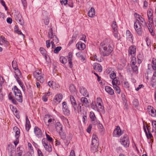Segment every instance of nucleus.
I'll return each mask as SVG.
<instances>
[{"mask_svg":"<svg viewBox=\"0 0 156 156\" xmlns=\"http://www.w3.org/2000/svg\"><path fill=\"white\" fill-rule=\"evenodd\" d=\"M110 40H107L101 42L99 49L101 55L104 57L108 56L113 50V46Z\"/></svg>","mask_w":156,"mask_h":156,"instance_id":"1","label":"nucleus"},{"mask_svg":"<svg viewBox=\"0 0 156 156\" xmlns=\"http://www.w3.org/2000/svg\"><path fill=\"white\" fill-rule=\"evenodd\" d=\"M134 16L136 20L134 21V28L137 34L141 36L142 33V26L146 25V22L144 19L137 13L134 14Z\"/></svg>","mask_w":156,"mask_h":156,"instance_id":"2","label":"nucleus"},{"mask_svg":"<svg viewBox=\"0 0 156 156\" xmlns=\"http://www.w3.org/2000/svg\"><path fill=\"white\" fill-rule=\"evenodd\" d=\"M34 76L37 80L41 83H43L45 81L44 74L42 73L40 70H36L33 73Z\"/></svg>","mask_w":156,"mask_h":156,"instance_id":"3","label":"nucleus"},{"mask_svg":"<svg viewBox=\"0 0 156 156\" xmlns=\"http://www.w3.org/2000/svg\"><path fill=\"white\" fill-rule=\"evenodd\" d=\"M71 104L73 107L75 112L76 113H80L81 112V106L80 105L81 103H79V105L78 106L77 105L76 102L75 98H70Z\"/></svg>","mask_w":156,"mask_h":156,"instance_id":"4","label":"nucleus"},{"mask_svg":"<svg viewBox=\"0 0 156 156\" xmlns=\"http://www.w3.org/2000/svg\"><path fill=\"white\" fill-rule=\"evenodd\" d=\"M120 140L121 144L125 147H129V140L127 135L125 134L123 136H122Z\"/></svg>","mask_w":156,"mask_h":156,"instance_id":"5","label":"nucleus"},{"mask_svg":"<svg viewBox=\"0 0 156 156\" xmlns=\"http://www.w3.org/2000/svg\"><path fill=\"white\" fill-rule=\"evenodd\" d=\"M48 36L49 38L52 39V40L51 41H53L54 43L57 44L58 42V39L56 35L53 34L52 28H51L49 30Z\"/></svg>","mask_w":156,"mask_h":156,"instance_id":"6","label":"nucleus"},{"mask_svg":"<svg viewBox=\"0 0 156 156\" xmlns=\"http://www.w3.org/2000/svg\"><path fill=\"white\" fill-rule=\"evenodd\" d=\"M62 110L64 114L65 115H69L70 114V111L68 106L67 105L66 102L64 101L62 103Z\"/></svg>","mask_w":156,"mask_h":156,"instance_id":"7","label":"nucleus"},{"mask_svg":"<svg viewBox=\"0 0 156 156\" xmlns=\"http://www.w3.org/2000/svg\"><path fill=\"white\" fill-rule=\"evenodd\" d=\"M42 142L45 150L49 152H51L52 151V148L50 144L47 141H45L44 139L42 140Z\"/></svg>","mask_w":156,"mask_h":156,"instance_id":"8","label":"nucleus"},{"mask_svg":"<svg viewBox=\"0 0 156 156\" xmlns=\"http://www.w3.org/2000/svg\"><path fill=\"white\" fill-rule=\"evenodd\" d=\"M15 20L21 25H24V22L21 14L19 12H17L14 15Z\"/></svg>","mask_w":156,"mask_h":156,"instance_id":"9","label":"nucleus"},{"mask_svg":"<svg viewBox=\"0 0 156 156\" xmlns=\"http://www.w3.org/2000/svg\"><path fill=\"white\" fill-rule=\"evenodd\" d=\"M55 119L54 118L49 115H45L44 118V121L45 123H46L47 121L49 123V124L50 123L53 124L54 123Z\"/></svg>","mask_w":156,"mask_h":156,"instance_id":"10","label":"nucleus"},{"mask_svg":"<svg viewBox=\"0 0 156 156\" xmlns=\"http://www.w3.org/2000/svg\"><path fill=\"white\" fill-rule=\"evenodd\" d=\"M12 89L13 91V94L15 96L18 97L19 98H22V94L21 92L16 86H14Z\"/></svg>","mask_w":156,"mask_h":156,"instance_id":"11","label":"nucleus"},{"mask_svg":"<svg viewBox=\"0 0 156 156\" xmlns=\"http://www.w3.org/2000/svg\"><path fill=\"white\" fill-rule=\"evenodd\" d=\"M136 48L135 46L134 45L131 46L129 48V55L135 56L136 55Z\"/></svg>","mask_w":156,"mask_h":156,"instance_id":"12","label":"nucleus"},{"mask_svg":"<svg viewBox=\"0 0 156 156\" xmlns=\"http://www.w3.org/2000/svg\"><path fill=\"white\" fill-rule=\"evenodd\" d=\"M69 90L71 94L73 95L72 96L73 98L76 97V95L77 94V90L74 85L71 84L69 86Z\"/></svg>","mask_w":156,"mask_h":156,"instance_id":"13","label":"nucleus"},{"mask_svg":"<svg viewBox=\"0 0 156 156\" xmlns=\"http://www.w3.org/2000/svg\"><path fill=\"white\" fill-rule=\"evenodd\" d=\"M79 91L80 93L85 97H88L89 94L86 89L83 86L79 87Z\"/></svg>","mask_w":156,"mask_h":156,"instance_id":"14","label":"nucleus"},{"mask_svg":"<svg viewBox=\"0 0 156 156\" xmlns=\"http://www.w3.org/2000/svg\"><path fill=\"white\" fill-rule=\"evenodd\" d=\"M34 133L38 138L42 137V133L41 130L37 126H35L34 128Z\"/></svg>","mask_w":156,"mask_h":156,"instance_id":"15","label":"nucleus"},{"mask_svg":"<svg viewBox=\"0 0 156 156\" xmlns=\"http://www.w3.org/2000/svg\"><path fill=\"white\" fill-rule=\"evenodd\" d=\"M122 134L121 130L119 126H117L113 132V136L115 137H119Z\"/></svg>","mask_w":156,"mask_h":156,"instance_id":"16","label":"nucleus"},{"mask_svg":"<svg viewBox=\"0 0 156 156\" xmlns=\"http://www.w3.org/2000/svg\"><path fill=\"white\" fill-rule=\"evenodd\" d=\"M97 111L98 112L101 111L104 109V107L101 105V103H102V101L101 98H97Z\"/></svg>","mask_w":156,"mask_h":156,"instance_id":"17","label":"nucleus"},{"mask_svg":"<svg viewBox=\"0 0 156 156\" xmlns=\"http://www.w3.org/2000/svg\"><path fill=\"white\" fill-rule=\"evenodd\" d=\"M80 100L81 101V103H82V105H84L86 107H88L89 103L90 102V100H88L87 98H79Z\"/></svg>","mask_w":156,"mask_h":156,"instance_id":"18","label":"nucleus"},{"mask_svg":"<svg viewBox=\"0 0 156 156\" xmlns=\"http://www.w3.org/2000/svg\"><path fill=\"white\" fill-rule=\"evenodd\" d=\"M93 68L97 72H101L102 71V67L99 63H96L93 66Z\"/></svg>","mask_w":156,"mask_h":156,"instance_id":"19","label":"nucleus"},{"mask_svg":"<svg viewBox=\"0 0 156 156\" xmlns=\"http://www.w3.org/2000/svg\"><path fill=\"white\" fill-rule=\"evenodd\" d=\"M76 47L78 49L82 50L85 49L86 45L84 43L81 42H79L76 44Z\"/></svg>","mask_w":156,"mask_h":156,"instance_id":"20","label":"nucleus"},{"mask_svg":"<svg viewBox=\"0 0 156 156\" xmlns=\"http://www.w3.org/2000/svg\"><path fill=\"white\" fill-rule=\"evenodd\" d=\"M98 138L95 135H93L92 138V145H99Z\"/></svg>","mask_w":156,"mask_h":156,"instance_id":"21","label":"nucleus"},{"mask_svg":"<svg viewBox=\"0 0 156 156\" xmlns=\"http://www.w3.org/2000/svg\"><path fill=\"white\" fill-rule=\"evenodd\" d=\"M126 35L127 39L130 42H132L133 41V35L130 31L129 30L126 31Z\"/></svg>","mask_w":156,"mask_h":156,"instance_id":"22","label":"nucleus"},{"mask_svg":"<svg viewBox=\"0 0 156 156\" xmlns=\"http://www.w3.org/2000/svg\"><path fill=\"white\" fill-rule=\"evenodd\" d=\"M55 128L57 131L59 132L62 130V126L59 122H57L55 124Z\"/></svg>","mask_w":156,"mask_h":156,"instance_id":"23","label":"nucleus"},{"mask_svg":"<svg viewBox=\"0 0 156 156\" xmlns=\"http://www.w3.org/2000/svg\"><path fill=\"white\" fill-rule=\"evenodd\" d=\"M95 14V10L94 8H91L88 12V16L91 17H93Z\"/></svg>","mask_w":156,"mask_h":156,"instance_id":"24","label":"nucleus"},{"mask_svg":"<svg viewBox=\"0 0 156 156\" xmlns=\"http://www.w3.org/2000/svg\"><path fill=\"white\" fill-rule=\"evenodd\" d=\"M105 90L107 92L111 95H112L114 94V90L109 86H106L105 87Z\"/></svg>","mask_w":156,"mask_h":156,"instance_id":"25","label":"nucleus"},{"mask_svg":"<svg viewBox=\"0 0 156 156\" xmlns=\"http://www.w3.org/2000/svg\"><path fill=\"white\" fill-rule=\"evenodd\" d=\"M13 129L15 130V136L16 138H18L20 136V131L19 129L17 127H15L13 128Z\"/></svg>","mask_w":156,"mask_h":156,"instance_id":"26","label":"nucleus"},{"mask_svg":"<svg viewBox=\"0 0 156 156\" xmlns=\"http://www.w3.org/2000/svg\"><path fill=\"white\" fill-rule=\"evenodd\" d=\"M130 66L132 68V71H133V72H134L136 74L138 73V68L137 66L136 65V64L130 65Z\"/></svg>","mask_w":156,"mask_h":156,"instance_id":"27","label":"nucleus"},{"mask_svg":"<svg viewBox=\"0 0 156 156\" xmlns=\"http://www.w3.org/2000/svg\"><path fill=\"white\" fill-rule=\"evenodd\" d=\"M99 145H91L90 150L93 153H95L98 151V146Z\"/></svg>","mask_w":156,"mask_h":156,"instance_id":"28","label":"nucleus"},{"mask_svg":"<svg viewBox=\"0 0 156 156\" xmlns=\"http://www.w3.org/2000/svg\"><path fill=\"white\" fill-rule=\"evenodd\" d=\"M89 116L91 121L94 122L95 121L96 118L94 113L93 112H90Z\"/></svg>","mask_w":156,"mask_h":156,"instance_id":"29","label":"nucleus"},{"mask_svg":"<svg viewBox=\"0 0 156 156\" xmlns=\"http://www.w3.org/2000/svg\"><path fill=\"white\" fill-rule=\"evenodd\" d=\"M155 109L153 107L149 105L147 107V111L150 114H151V115L154 113Z\"/></svg>","mask_w":156,"mask_h":156,"instance_id":"30","label":"nucleus"},{"mask_svg":"<svg viewBox=\"0 0 156 156\" xmlns=\"http://www.w3.org/2000/svg\"><path fill=\"white\" fill-rule=\"evenodd\" d=\"M76 55L78 57L80 58L82 62H83L85 60V58L83 55L82 53L81 52L77 53L76 54Z\"/></svg>","mask_w":156,"mask_h":156,"instance_id":"31","label":"nucleus"},{"mask_svg":"<svg viewBox=\"0 0 156 156\" xmlns=\"http://www.w3.org/2000/svg\"><path fill=\"white\" fill-rule=\"evenodd\" d=\"M15 77L18 83L19 84L20 87H22L23 86V83L22 82L21 80L20 79V78L21 77V76H15Z\"/></svg>","mask_w":156,"mask_h":156,"instance_id":"32","label":"nucleus"},{"mask_svg":"<svg viewBox=\"0 0 156 156\" xmlns=\"http://www.w3.org/2000/svg\"><path fill=\"white\" fill-rule=\"evenodd\" d=\"M151 83L153 85L156 84V71H155L151 78Z\"/></svg>","mask_w":156,"mask_h":156,"instance_id":"33","label":"nucleus"},{"mask_svg":"<svg viewBox=\"0 0 156 156\" xmlns=\"http://www.w3.org/2000/svg\"><path fill=\"white\" fill-rule=\"evenodd\" d=\"M60 62L64 64H65L67 62V59L64 56H61L59 58Z\"/></svg>","mask_w":156,"mask_h":156,"instance_id":"34","label":"nucleus"},{"mask_svg":"<svg viewBox=\"0 0 156 156\" xmlns=\"http://www.w3.org/2000/svg\"><path fill=\"white\" fill-rule=\"evenodd\" d=\"M152 11L151 10H148L147 11V15L149 21L152 18Z\"/></svg>","mask_w":156,"mask_h":156,"instance_id":"35","label":"nucleus"},{"mask_svg":"<svg viewBox=\"0 0 156 156\" xmlns=\"http://www.w3.org/2000/svg\"><path fill=\"white\" fill-rule=\"evenodd\" d=\"M152 62L153 64L152 66L153 69L156 71V58H153Z\"/></svg>","mask_w":156,"mask_h":156,"instance_id":"36","label":"nucleus"},{"mask_svg":"<svg viewBox=\"0 0 156 156\" xmlns=\"http://www.w3.org/2000/svg\"><path fill=\"white\" fill-rule=\"evenodd\" d=\"M152 125L153 126V128L152 129L151 132H154L156 133V121H153L152 123Z\"/></svg>","mask_w":156,"mask_h":156,"instance_id":"37","label":"nucleus"},{"mask_svg":"<svg viewBox=\"0 0 156 156\" xmlns=\"http://www.w3.org/2000/svg\"><path fill=\"white\" fill-rule=\"evenodd\" d=\"M112 27L113 30H118L116 23L115 21H113L112 24Z\"/></svg>","mask_w":156,"mask_h":156,"instance_id":"38","label":"nucleus"},{"mask_svg":"<svg viewBox=\"0 0 156 156\" xmlns=\"http://www.w3.org/2000/svg\"><path fill=\"white\" fill-rule=\"evenodd\" d=\"M131 59L130 65L136 64L137 62L136 57L134 56H132L131 58Z\"/></svg>","mask_w":156,"mask_h":156,"instance_id":"39","label":"nucleus"},{"mask_svg":"<svg viewBox=\"0 0 156 156\" xmlns=\"http://www.w3.org/2000/svg\"><path fill=\"white\" fill-rule=\"evenodd\" d=\"M12 66L14 69L18 68L17 63L16 61L13 60L12 62Z\"/></svg>","mask_w":156,"mask_h":156,"instance_id":"40","label":"nucleus"},{"mask_svg":"<svg viewBox=\"0 0 156 156\" xmlns=\"http://www.w3.org/2000/svg\"><path fill=\"white\" fill-rule=\"evenodd\" d=\"M149 21L151 23L153 27L156 26V16L154 19L152 18Z\"/></svg>","mask_w":156,"mask_h":156,"instance_id":"41","label":"nucleus"},{"mask_svg":"<svg viewBox=\"0 0 156 156\" xmlns=\"http://www.w3.org/2000/svg\"><path fill=\"white\" fill-rule=\"evenodd\" d=\"M59 133L61 138L63 140H65L66 136V134L64 133H63L62 131Z\"/></svg>","mask_w":156,"mask_h":156,"instance_id":"42","label":"nucleus"},{"mask_svg":"<svg viewBox=\"0 0 156 156\" xmlns=\"http://www.w3.org/2000/svg\"><path fill=\"white\" fill-rule=\"evenodd\" d=\"M62 98H54L53 100V103L54 104H57L59 103L61 100Z\"/></svg>","mask_w":156,"mask_h":156,"instance_id":"43","label":"nucleus"},{"mask_svg":"<svg viewBox=\"0 0 156 156\" xmlns=\"http://www.w3.org/2000/svg\"><path fill=\"white\" fill-rule=\"evenodd\" d=\"M91 107L93 109L97 111V105L95 102H92Z\"/></svg>","mask_w":156,"mask_h":156,"instance_id":"44","label":"nucleus"},{"mask_svg":"<svg viewBox=\"0 0 156 156\" xmlns=\"http://www.w3.org/2000/svg\"><path fill=\"white\" fill-rule=\"evenodd\" d=\"M112 80V83L113 86L117 85L119 81V78L118 77L115 78Z\"/></svg>","mask_w":156,"mask_h":156,"instance_id":"45","label":"nucleus"},{"mask_svg":"<svg viewBox=\"0 0 156 156\" xmlns=\"http://www.w3.org/2000/svg\"><path fill=\"white\" fill-rule=\"evenodd\" d=\"M14 70H15V76H21V73L18 68L14 69Z\"/></svg>","mask_w":156,"mask_h":156,"instance_id":"46","label":"nucleus"},{"mask_svg":"<svg viewBox=\"0 0 156 156\" xmlns=\"http://www.w3.org/2000/svg\"><path fill=\"white\" fill-rule=\"evenodd\" d=\"M122 100L123 101V104L125 107V109L126 110H128V108L127 107L128 104L126 98H122Z\"/></svg>","mask_w":156,"mask_h":156,"instance_id":"47","label":"nucleus"},{"mask_svg":"<svg viewBox=\"0 0 156 156\" xmlns=\"http://www.w3.org/2000/svg\"><path fill=\"white\" fill-rule=\"evenodd\" d=\"M62 48L61 46H58L55 48L53 51L54 53H58L61 50Z\"/></svg>","mask_w":156,"mask_h":156,"instance_id":"48","label":"nucleus"},{"mask_svg":"<svg viewBox=\"0 0 156 156\" xmlns=\"http://www.w3.org/2000/svg\"><path fill=\"white\" fill-rule=\"evenodd\" d=\"M113 86L114 89L117 92L118 94H120L121 92V90L119 87L117 85Z\"/></svg>","mask_w":156,"mask_h":156,"instance_id":"49","label":"nucleus"},{"mask_svg":"<svg viewBox=\"0 0 156 156\" xmlns=\"http://www.w3.org/2000/svg\"><path fill=\"white\" fill-rule=\"evenodd\" d=\"M123 85L124 87L126 88H128L129 87V83L126 81H124L123 82Z\"/></svg>","mask_w":156,"mask_h":156,"instance_id":"50","label":"nucleus"},{"mask_svg":"<svg viewBox=\"0 0 156 156\" xmlns=\"http://www.w3.org/2000/svg\"><path fill=\"white\" fill-rule=\"evenodd\" d=\"M40 51L43 55H46V51L43 48H40Z\"/></svg>","mask_w":156,"mask_h":156,"instance_id":"51","label":"nucleus"},{"mask_svg":"<svg viewBox=\"0 0 156 156\" xmlns=\"http://www.w3.org/2000/svg\"><path fill=\"white\" fill-rule=\"evenodd\" d=\"M46 138L47 140L50 142H53V139L51 136H50L48 135L46 133Z\"/></svg>","mask_w":156,"mask_h":156,"instance_id":"52","label":"nucleus"},{"mask_svg":"<svg viewBox=\"0 0 156 156\" xmlns=\"http://www.w3.org/2000/svg\"><path fill=\"white\" fill-rule=\"evenodd\" d=\"M148 5V2L146 0L144 1L143 8L144 9H147Z\"/></svg>","mask_w":156,"mask_h":156,"instance_id":"53","label":"nucleus"},{"mask_svg":"<svg viewBox=\"0 0 156 156\" xmlns=\"http://www.w3.org/2000/svg\"><path fill=\"white\" fill-rule=\"evenodd\" d=\"M133 104L135 107H137L139 105V103L137 99L136 98L134 99L133 101Z\"/></svg>","mask_w":156,"mask_h":156,"instance_id":"54","label":"nucleus"},{"mask_svg":"<svg viewBox=\"0 0 156 156\" xmlns=\"http://www.w3.org/2000/svg\"><path fill=\"white\" fill-rule=\"evenodd\" d=\"M110 78L112 79H115V78H117L116 77V74L115 73L113 72V71H112V73H111L110 74Z\"/></svg>","mask_w":156,"mask_h":156,"instance_id":"55","label":"nucleus"},{"mask_svg":"<svg viewBox=\"0 0 156 156\" xmlns=\"http://www.w3.org/2000/svg\"><path fill=\"white\" fill-rule=\"evenodd\" d=\"M146 41L147 46H150L151 41L150 39L148 37H147L146 38Z\"/></svg>","mask_w":156,"mask_h":156,"instance_id":"56","label":"nucleus"},{"mask_svg":"<svg viewBox=\"0 0 156 156\" xmlns=\"http://www.w3.org/2000/svg\"><path fill=\"white\" fill-rule=\"evenodd\" d=\"M0 2L1 4L4 7L5 10L6 11L7 10L8 8L5 5V2L3 0H1V1H0Z\"/></svg>","mask_w":156,"mask_h":156,"instance_id":"57","label":"nucleus"},{"mask_svg":"<svg viewBox=\"0 0 156 156\" xmlns=\"http://www.w3.org/2000/svg\"><path fill=\"white\" fill-rule=\"evenodd\" d=\"M9 106L10 109H11V110H12L13 112H14L17 111V110L16 108L13 105H10Z\"/></svg>","mask_w":156,"mask_h":156,"instance_id":"58","label":"nucleus"},{"mask_svg":"<svg viewBox=\"0 0 156 156\" xmlns=\"http://www.w3.org/2000/svg\"><path fill=\"white\" fill-rule=\"evenodd\" d=\"M4 41H3V44H4V45L5 46V47H7L8 46L9 44V43L8 41H7L6 40V39L5 37H4Z\"/></svg>","mask_w":156,"mask_h":156,"instance_id":"59","label":"nucleus"},{"mask_svg":"<svg viewBox=\"0 0 156 156\" xmlns=\"http://www.w3.org/2000/svg\"><path fill=\"white\" fill-rule=\"evenodd\" d=\"M50 40H48L46 41V46L47 48H49L50 47L51 44H50Z\"/></svg>","mask_w":156,"mask_h":156,"instance_id":"60","label":"nucleus"},{"mask_svg":"<svg viewBox=\"0 0 156 156\" xmlns=\"http://www.w3.org/2000/svg\"><path fill=\"white\" fill-rule=\"evenodd\" d=\"M73 57V54L72 52H70L69 53L68 58V60H72V58Z\"/></svg>","mask_w":156,"mask_h":156,"instance_id":"61","label":"nucleus"},{"mask_svg":"<svg viewBox=\"0 0 156 156\" xmlns=\"http://www.w3.org/2000/svg\"><path fill=\"white\" fill-rule=\"evenodd\" d=\"M92 127V125L90 124L87 129V131L88 133H90V132L91 130Z\"/></svg>","mask_w":156,"mask_h":156,"instance_id":"62","label":"nucleus"},{"mask_svg":"<svg viewBox=\"0 0 156 156\" xmlns=\"http://www.w3.org/2000/svg\"><path fill=\"white\" fill-rule=\"evenodd\" d=\"M114 35V37L116 38H117L118 36V32L117 30H113Z\"/></svg>","mask_w":156,"mask_h":156,"instance_id":"63","label":"nucleus"},{"mask_svg":"<svg viewBox=\"0 0 156 156\" xmlns=\"http://www.w3.org/2000/svg\"><path fill=\"white\" fill-rule=\"evenodd\" d=\"M16 156H22V154L23 153V151L21 150L20 151L17 152Z\"/></svg>","mask_w":156,"mask_h":156,"instance_id":"64","label":"nucleus"}]
</instances>
